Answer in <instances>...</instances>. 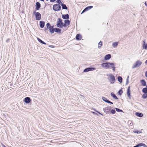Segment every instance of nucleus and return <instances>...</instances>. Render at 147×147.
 Instances as JSON below:
<instances>
[{"mask_svg": "<svg viewBox=\"0 0 147 147\" xmlns=\"http://www.w3.org/2000/svg\"><path fill=\"white\" fill-rule=\"evenodd\" d=\"M47 27V28H45V30L46 31L47 30V29H49L50 32L51 33H54V28L53 26H51L49 23H47L46 24Z\"/></svg>", "mask_w": 147, "mask_h": 147, "instance_id": "obj_1", "label": "nucleus"}, {"mask_svg": "<svg viewBox=\"0 0 147 147\" xmlns=\"http://www.w3.org/2000/svg\"><path fill=\"white\" fill-rule=\"evenodd\" d=\"M142 62L140 60H137L134 65L132 68L134 69L140 67L142 64Z\"/></svg>", "mask_w": 147, "mask_h": 147, "instance_id": "obj_2", "label": "nucleus"}, {"mask_svg": "<svg viewBox=\"0 0 147 147\" xmlns=\"http://www.w3.org/2000/svg\"><path fill=\"white\" fill-rule=\"evenodd\" d=\"M108 69H112L113 70L115 71V67L114 63H113L108 62Z\"/></svg>", "mask_w": 147, "mask_h": 147, "instance_id": "obj_3", "label": "nucleus"}, {"mask_svg": "<svg viewBox=\"0 0 147 147\" xmlns=\"http://www.w3.org/2000/svg\"><path fill=\"white\" fill-rule=\"evenodd\" d=\"M61 6L59 4H56L53 5V9L55 11H59L61 9Z\"/></svg>", "mask_w": 147, "mask_h": 147, "instance_id": "obj_4", "label": "nucleus"}, {"mask_svg": "<svg viewBox=\"0 0 147 147\" xmlns=\"http://www.w3.org/2000/svg\"><path fill=\"white\" fill-rule=\"evenodd\" d=\"M110 79L109 80L111 84H113L115 81V76L112 74L109 75Z\"/></svg>", "mask_w": 147, "mask_h": 147, "instance_id": "obj_5", "label": "nucleus"}, {"mask_svg": "<svg viewBox=\"0 0 147 147\" xmlns=\"http://www.w3.org/2000/svg\"><path fill=\"white\" fill-rule=\"evenodd\" d=\"M63 22L62 20L60 18H58L57 22V26L58 27L62 28V25L63 24Z\"/></svg>", "mask_w": 147, "mask_h": 147, "instance_id": "obj_6", "label": "nucleus"}, {"mask_svg": "<svg viewBox=\"0 0 147 147\" xmlns=\"http://www.w3.org/2000/svg\"><path fill=\"white\" fill-rule=\"evenodd\" d=\"M34 13H36L35 17L36 19L37 20H40L41 18V14L39 12L36 13L35 11H34Z\"/></svg>", "mask_w": 147, "mask_h": 147, "instance_id": "obj_7", "label": "nucleus"}, {"mask_svg": "<svg viewBox=\"0 0 147 147\" xmlns=\"http://www.w3.org/2000/svg\"><path fill=\"white\" fill-rule=\"evenodd\" d=\"M96 69V68L91 67H88L85 69L83 71L84 72H86L90 71H92Z\"/></svg>", "mask_w": 147, "mask_h": 147, "instance_id": "obj_8", "label": "nucleus"}, {"mask_svg": "<svg viewBox=\"0 0 147 147\" xmlns=\"http://www.w3.org/2000/svg\"><path fill=\"white\" fill-rule=\"evenodd\" d=\"M31 101V99L29 97H26L24 98V101L26 103L28 104Z\"/></svg>", "mask_w": 147, "mask_h": 147, "instance_id": "obj_9", "label": "nucleus"}, {"mask_svg": "<svg viewBox=\"0 0 147 147\" xmlns=\"http://www.w3.org/2000/svg\"><path fill=\"white\" fill-rule=\"evenodd\" d=\"M108 62H106L102 63L101 65L102 67L108 69Z\"/></svg>", "mask_w": 147, "mask_h": 147, "instance_id": "obj_10", "label": "nucleus"}, {"mask_svg": "<svg viewBox=\"0 0 147 147\" xmlns=\"http://www.w3.org/2000/svg\"><path fill=\"white\" fill-rule=\"evenodd\" d=\"M111 57V54H108L106 55L104 59L105 60H107L109 59Z\"/></svg>", "mask_w": 147, "mask_h": 147, "instance_id": "obj_11", "label": "nucleus"}, {"mask_svg": "<svg viewBox=\"0 0 147 147\" xmlns=\"http://www.w3.org/2000/svg\"><path fill=\"white\" fill-rule=\"evenodd\" d=\"M36 10H38L41 7L40 4L38 2H37L36 3Z\"/></svg>", "mask_w": 147, "mask_h": 147, "instance_id": "obj_12", "label": "nucleus"}, {"mask_svg": "<svg viewBox=\"0 0 147 147\" xmlns=\"http://www.w3.org/2000/svg\"><path fill=\"white\" fill-rule=\"evenodd\" d=\"M62 18L64 19H68L69 18V15L68 14L62 15Z\"/></svg>", "mask_w": 147, "mask_h": 147, "instance_id": "obj_13", "label": "nucleus"}, {"mask_svg": "<svg viewBox=\"0 0 147 147\" xmlns=\"http://www.w3.org/2000/svg\"><path fill=\"white\" fill-rule=\"evenodd\" d=\"M45 23L43 21H40V26L41 28H43L45 26Z\"/></svg>", "mask_w": 147, "mask_h": 147, "instance_id": "obj_14", "label": "nucleus"}, {"mask_svg": "<svg viewBox=\"0 0 147 147\" xmlns=\"http://www.w3.org/2000/svg\"><path fill=\"white\" fill-rule=\"evenodd\" d=\"M54 32H55L59 33H61V30L59 28H54Z\"/></svg>", "mask_w": 147, "mask_h": 147, "instance_id": "obj_15", "label": "nucleus"}, {"mask_svg": "<svg viewBox=\"0 0 147 147\" xmlns=\"http://www.w3.org/2000/svg\"><path fill=\"white\" fill-rule=\"evenodd\" d=\"M82 38V36L80 34H78L76 35V39L77 40H80Z\"/></svg>", "mask_w": 147, "mask_h": 147, "instance_id": "obj_16", "label": "nucleus"}, {"mask_svg": "<svg viewBox=\"0 0 147 147\" xmlns=\"http://www.w3.org/2000/svg\"><path fill=\"white\" fill-rule=\"evenodd\" d=\"M137 147H140L143 146L144 147H147V146L145 144H144L142 143H140L138 144L137 145Z\"/></svg>", "mask_w": 147, "mask_h": 147, "instance_id": "obj_17", "label": "nucleus"}, {"mask_svg": "<svg viewBox=\"0 0 147 147\" xmlns=\"http://www.w3.org/2000/svg\"><path fill=\"white\" fill-rule=\"evenodd\" d=\"M118 44V42H114L113 43L112 46L114 48H115L117 47Z\"/></svg>", "mask_w": 147, "mask_h": 147, "instance_id": "obj_18", "label": "nucleus"}, {"mask_svg": "<svg viewBox=\"0 0 147 147\" xmlns=\"http://www.w3.org/2000/svg\"><path fill=\"white\" fill-rule=\"evenodd\" d=\"M136 115L137 116L140 117H142L143 116V115L142 113L139 112H136Z\"/></svg>", "mask_w": 147, "mask_h": 147, "instance_id": "obj_19", "label": "nucleus"}, {"mask_svg": "<svg viewBox=\"0 0 147 147\" xmlns=\"http://www.w3.org/2000/svg\"><path fill=\"white\" fill-rule=\"evenodd\" d=\"M61 5L63 9H65L66 10L67 9V7L66 6L65 4L63 3H61Z\"/></svg>", "mask_w": 147, "mask_h": 147, "instance_id": "obj_20", "label": "nucleus"}, {"mask_svg": "<svg viewBox=\"0 0 147 147\" xmlns=\"http://www.w3.org/2000/svg\"><path fill=\"white\" fill-rule=\"evenodd\" d=\"M111 96L115 99L117 100L118 99V98L117 96L113 92L111 93Z\"/></svg>", "mask_w": 147, "mask_h": 147, "instance_id": "obj_21", "label": "nucleus"}, {"mask_svg": "<svg viewBox=\"0 0 147 147\" xmlns=\"http://www.w3.org/2000/svg\"><path fill=\"white\" fill-rule=\"evenodd\" d=\"M37 39L38 40L39 42L41 43L42 44H44V45H46V44L45 42H44V41H42L39 38H37Z\"/></svg>", "mask_w": 147, "mask_h": 147, "instance_id": "obj_22", "label": "nucleus"}, {"mask_svg": "<svg viewBox=\"0 0 147 147\" xmlns=\"http://www.w3.org/2000/svg\"><path fill=\"white\" fill-rule=\"evenodd\" d=\"M144 44L143 46V48L147 50V43L146 44L145 41H144Z\"/></svg>", "mask_w": 147, "mask_h": 147, "instance_id": "obj_23", "label": "nucleus"}, {"mask_svg": "<svg viewBox=\"0 0 147 147\" xmlns=\"http://www.w3.org/2000/svg\"><path fill=\"white\" fill-rule=\"evenodd\" d=\"M141 83L142 86H144L146 85V82L144 80H142L141 81Z\"/></svg>", "mask_w": 147, "mask_h": 147, "instance_id": "obj_24", "label": "nucleus"}, {"mask_svg": "<svg viewBox=\"0 0 147 147\" xmlns=\"http://www.w3.org/2000/svg\"><path fill=\"white\" fill-rule=\"evenodd\" d=\"M103 110H105L108 111H110V110H111V107H105L104 108Z\"/></svg>", "mask_w": 147, "mask_h": 147, "instance_id": "obj_25", "label": "nucleus"}, {"mask_svg": "<svg viewBox=\"0 0 147 147\" xmlns=\"http://www.w3.org/2000/svg\"><path fill=\"white\" fill-rule=\"evenodd\" d=\"M65 23L67 24V26L69 25L70 21L68 20H65Z\"/></svg>", "mask_w": 147, "mask_h": 147, "instance_id": "obj_26", "label": "nucleus"}, {"mask_svg": "<svg viewBox=\"0 0 147 147\" xmlns=\"http://www.w3.org/2000/svg\"><path fill=\"white\" fill-rule=\"evenodd\" d=\"M142 91L144 94H147V88H145L143 89Z\"/></svg>", "mask_w": 147, "mask_h": 147, "instance_id": "obj_27", "label": "nucleus"}, {"mask_svg": "<svg viewBox=\"0 0 147 147\" xmlns=\"http://www.w3.org/2000/svg\"><path fill=\"white\" fill-rule=\"evenodd\" d=\"M117 79L118 81L119 82H120V83H121L122 82V78L121 77L118 76V77Z\"/></svg>", "mask_w": 147, "mask_h": 147, "instance_id": "obj_28", "label": "nucleus"}, {"mask_svg": "<svg viewBox=\"0 0 147 147\" xmlns=\"http://www.w3.org/2000/svg\"><path fill=\"white\" fill-rule=\"evenodd\" d=\"M102 42L101 41H100L98 43V48H100L102 46Z\"/></svg>", "mask_w": 147, "mask_h": 147, "instance_id": "obj_29", "label": "nucleus"}, {"mask_svg": "<svg viewBox=\"0 0 147 147\" xmlns=\"http://www.w3.org/2000/svg\"><path fill=\"white\" fill-rule=\"evenodd\" d=\"M130 91H127V93L128 97L130 99L131 98V96L130 94Z\"/></svg>", "mask_w": 147, "mask_h": 147, "instance_id": "obj_30", "label": "nucleus"}, {"mask_svg": "<svg viewBox=\"0 0 147 147\" xmlns=\"http://www.w3.org/2000/svg\"><path fill=\"white\" fill-rule=\"evenodd\" d=\"M102 100L105 102H107L108 100L106 98L104 97H102Z\"/></svg>", "mask_w": 147, "mask_h": 147, "instance_id": "obj_31", "label": "nucleus"}, {"mask_svg": "<svg viewBox=\"0 0 147 147\" xmlns=\"http://www.w3.org/2000/svg\"><path fill=\"white\" fill-rule=\"evenodd\" d=\"M117 111L119 112H122L123 111L122 110L120 109H119L116 108H115Z\"/></svg>", "mask_w": 147, "mask_h": 147, "instance_id": "obj_32", "label": "nucleus"}, {"mask_svg": "<svg viewBox=\"0 0 147 147\" xmlns=\"http://www.w3.org/2000/svg\"><path fill=\"white\" fill-rule=\"evenodd\" d=\"M142 98H147V94H144L142 96Z\"/></svg>", "mask_w": 147, "mask_h": 147, "instance_id": "obj_33", "label": "nucleus"}, {"mask_svg": "<svg viewBox=\"0 0 147 147\" xmlns=\"http://www.w3.org/2000/svg\"><path fill=\"white\" fill-rule=\"evenodd\" d=\"M110 111H111V113L112 114H114L116 112L115 111L114 109H111Z\"/></svg>", "mask_w": 147, "mask_h": 147, "instance_id": "obj_34", "label": "nucleus"}, {"mask_svg": "<svg viewBox=\"0 0 147 147\" xmlns=\"http://www.w3.org/2000/svg\"><path fill=\"white\" fill-rule=\"evenodd\" d=\"M118 93L119 94V95H121V94L123 93V91L121 89L120 90H119Z\"/></svg>", "mask_w": 147, "mask_h": 147, "instance_id": "obj_35", "label": "nucleus"}, {"mask_svg": "<svg viewBox=\"0 0 147 147\" xmlns=\"http://www.w3.org/2000/svg\"><path fill=\"white\" fill-rule=\"evenodd\" d=\"M88 10V8L87 7L85 8L82 11V13L85 12V11H87Z\"/></svg>", "mask_w": 147, "mask_h": 147, "instance_id": "obj_36", "label": "nucleus"}, {"mask_svg": "<svg viewBox=\"0 0 147 147\" xmlns=\"http://www.w3.org/2000/svg\"><path fill=\"white\" fill-rule=\"evenodd\" d=\"M134 133H137L138 134H139L142 133L141 131H134Z\"/></svg>", "mask_w": 147, "mask_h": 147, "instance_id": "obj_37", "label": "nucleus"}, {"mask_svg": "<svg viewBox=\"0 0 147 147\" xmlns=\"http://www.w3.org/2000/svg\"><path fill=\"white\" fill-rule=\"evenodd\" d=\"M106 114H109V112L108 111H105V110H103Z\"/></svg>", "mask_w": 147, "mask_h": 147, "instance_id": "obj_38", "label": "nucleus"}, {"mask_svg": "<svg viewBox=\"0 0 147 147\" xmlns=\"http://www.w3.org/2000/svg\"><path fill=\"white\" fill-rule=\"evenodd\" d=\"M57 2L59 4L60 3H62L60 0H57Z\"/></svg>", "mask_w": 147, "mask_h": 147, "instance_id": "obj_39", "label": "nucleus"}, {"mask_svg": "<svg viewBox=\"0 0 147 147\" xmlns=\"http://www.w3.org/2000/svg\"><path fill=\"white\" fill-rule=\"evenodd\" d=\"M93 7L92 6H90L87 7L88 8V10L91 9L92 8H93Z\"/></svg>", "mask_w": 147, "mask_h": 147, "instance_id": "obj_40", "label": "nucleus"}, {"mask_svg": "<svg viewBox=\"0 0 147 147\" xmlns=\"http://www.w3.org/2000/svg\"><path fill=\"white\" fill-rule=\"evenodd\" d=\"M67 26V25L65 23L64 24H63H63L62 25V28L63 26L66 27Z\"/></svg>", "mask_w": 147, "mask_h": 147, "instance_id": "obj_41", "label": "nucleus"}, {"mask_svg": "<svg viewBox=\"0 0 147 147\" xmlns=\"http://www.w3.org/2000/svg\"><path fill=\"white\" fill-rule=\"evenodd\" d=\"M129 80L128 79H127L126 81V85H127L129 83Z\"/></svg>", "mask_w": 147, "mask_h": 147, "instance_id": "obj_42", "label": "nucleus"}, {"mask_svg": "<svg viewBox=\"0 0 147 147\" xmlns=\"http://www.w3.org/2000/svg\"><path fill=\"white\" fill-rule=\"evenodd\" d=\"M94 111H96V112H97L98 113H99L100 114H101V115H102V114L100 112H98V111H97L96 110H95V109H94Z\"/></svg>", "mask_w": 147, "mask_h": 147, "instance_id": "obj_43", "label": "nucleus"}, {"mask_svg": "<svg viewBox=\"0 0 147 147\" xmlns=\"http://www.w3.org/2000/svg\"><path fill=\"white\" fill-rule=\"evenodd\" d=\"M92 113H93V114L94 115H98V114L95 112H92Z\"/></svg>", "mask_w": 147, "mask_h": 147, "instance_id": "obj_44", "label": "nucleus"}, {"mask_svg": "<svg viewBox=\"0 0 147 147\" xmlns=\"http://www.w3.org/2000/svg\"><path fill=\"white\" fill-rule=\"evenodd\" d=\"M107 103H110V104H113V103L112 102H111V101H109V100L108 101Z\"/></svg>", "mask_w": 147, "mask_h": 147, "instance_id": "obj_45", "label": "nucleus"}, {"mask_svg": "<svg viewBox=\"0 0 147 147\" xmlns=\"http://www.w3.org/2000/svg\"><path fill=\"white\" fill-rule=\"evenodd\" d=\"M130 86H129L128 87L127 91H130Z\"/></svg>", "mask_w": 147, "mask_h": 147, "instance_id": "obj_46", "label": "nucleus"}, {"mask_svg": "<svg viewBox=\"0 0 147 147\" xmlns=\"http://www.w3.org/2000/svg\"><path fill=\"white\" fill-rule=\"evenodd\" d=\"M49 47H50L54 48V47L52 45H50L49 46Z\"/></svg>", "mask_w": 147, "mask_h": 147, "instance_id": "obj_47", "label": "nucleus"}, {"mask_svg": "<svg viewBox=\"0 0 147 147\" xmlns=\"http://www.w3.org/2000/svg\"><path fill=\"white\" fill-rule=\"evenodd\" d=\"M1 146L3 147H6V146H5L3 144L1 143Z\"/></svg>", "mask_w": 147, "mask_h": 147, "instance_id": "obj_48", "label": "nucleus"}, {"mask_svg": "<svg viewBox=\"0 0 147 147\" xmlns=\"http://www.w3.org/2000/svg\"><path fill=\"white\" fill-rule=\"evenodd\" d=\"M9 40V39L8 38L6 40V42H8Z\"/></svg>", "mask_w": 147, "mask_h": 147, "instance_id": "obj_49", "label": "nucleus"}, {"mask_svg": "<svg viewBox=\"0 0 147 147\" xmlns=\"http://www.w3.org/2000/svg\"><path fill=\"white\" fill-rule=\"evenodd\" d=\"M55 0H50V1L51 2H53L55 1Z\"/></svg>", "mask_w": 147, "mask_h": 147, "instance_id": "obj_50", "label": "nucleus"}, {"mask_svg": "<svg viewBox=\"0 0 147 147\" xmlns=\"http://www.w3.org/2000/svg\"><path fill=\"white\" fill-rule=\"evenodd\" d=\"M145 76L147 77V71L145 73Z\"/></svg>", "mask_w": 147, "mask_h": 147, "instance_id": "obj_51", "label": "nucleus"}, {"mask_svg": "<svg viewBox=\"0 0 147 147\" xmlns=\"http://www.w3.org/2000/svg\"><path fill=\"white\" fill-rule=\"evenodd\" d=\"M145 5H146V6H147V3H146V2H145Z\"/></svg>", "mask_w": 147, "mask_h": 147, "instance_id": "obj_52", "label": "nucleus"}, {"mask_svg": "<svg viewBox=\"0 0 147 147\" xmlns=\"http://www.w3.org/2000/svg\"><path fill=\"white\" fill-rule=\"evenodd\" d=\"M145 63L146 64H147V60L145 61Z\"/></svg>", "mask_w": 147, "mask_h": 147, "instance_id": "obj_53", "label": "nucleus"}, {"mask_svg": "<svg viewBox=\"0 0 147 147\" xmlns=\"http://www.w3.org/2000/svg\"><path fill=\"white\" fill-rule=\"evenodd\" d=\"M129 76H128L127 77V79H128L129 80Z\"/></svg>", "mask_w": 147, "mask_h": 147, "instance_id": "obj_54", "label": "nucleus"}, {"mask_svg": "<svg viewBox=\"0 0 147 147\" xmlns=\"http://www.w3.org/2000/svg\"><path fill=\"white\" fill-rule=\"evenodd\" d=\"M133 147H137V146L136 145V146H134Z\"/></svg>", "mask_w": 147, "mask_h": 147, "instance_id": "obj_55", "label": "nucleus"}, {"mask_svg": "<svg viewBox=\"0 0 147 147\" xmlns=\"http://www.w3.org/2000/svg\"><path fill=\"white\" fill-rule=\"evenodd\" d=\"M46 0V1H48L49 0Z\"/></svg>", "mask_w": 147, "mask_h": 147, "instance_id": "obj_56", "label": "nucleus"}]
</instances>
